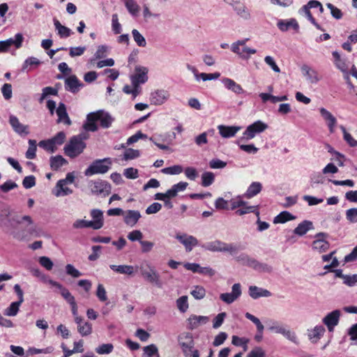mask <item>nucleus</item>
<instances>
[{"instance_id": "nucleus-18", "label": "nucleus", "mask_w": 357, "mask_h": 357, "mask_svg": "<svg viewBox=\"0 0 357 357\" xmlns=\"http://www.w3.org/2000/svg\"><path fill=\"white\" fill-rule=\"evenodd\" d=\"M301 72L310 84H315L321 79V76L319 74L317 70L307 65H303L301 67Z\"/></svg>"}, {"instance_id": "nucleus-24", "label": "nucleus", "mask_w": 357, "mask_h": 357, "mask_svg": "<svg viewBox=\"0 0 357 357\" xmlns=\"http://www.w3.org/2000/svg\"><path fill=\"white\" fill-rule=\"evenodd\" d=\"M277 26L282 32L287 31L289 29H293L296 31H298L299 29V24L294 18H291L287 20H280L278 22Z\"/></svg>"}, {"instance_id": "nucleus-31", "label": "nucleus", "mask_w": 357, "mask_h": 357, "mask_svg": "<svg viewBox=\"0 0 357 357\" xmlns=\"http://www.w3.org/2000/svg\"><path fill=\"white\" fill-rule=\"evenodd\" d=\"M56 113L58 116V122L59 123H63L66 125L70 126L71 125V121L68 115V113L66 112V105L60 102L59 105V107H57L56 110Z\"/></svg>"}, {"instance_id": "nucleus-62", "label": "nucleus", "mask_w": 357, "mask_h": 357, "mask_svg": "<svg viewBox=\"0 0 357 357\" xmlns=\"http://www.w3.org/2000/svg\"><path fill=\"white\" fill-rule=\"evenodd\" d=\"M38 262L47 271L52 270L54 266V264L50 258L45 256L40 257L38 259Z\"/></svg>"}, {"instance_id": "nucleus-7", "label": "nucleus", "mask_w": 357, "mask_h": 357, "mask_svg": "<svg viewBox=\"0 0 357 357\" xmlns=\"http://www.w3.org/2000/svg\"><path fill=\"white\" fill-rule=\"evenodd\" d=\"M89 187L92 193L96 195H101L105 197L111 192L110 184L102 180L91 181L89 183Z\"/></svg>"}, {"instance_id": "nucleus-13", "label": "nucleus", "mask_w": 357, "mask_h": 357, "mask_svg": "<svg viewBox=\"0 0 357 357\" xmlns=\"http://www.w3.org/2000/svg\"><path fill=\"white\" fill-rule=\"evenodd\" d=\"M24 37L22 33H17L14 38H8L6 40L0 41V52H5L8 50L11 46H15L17 49L22 46Z\"/></svg>"}, {"instance_id": "nucleus-30", "label": "nucleus", "mask_w": 357, "mask_h": 357, "mask_svg": "<svg viewBox=\"0 0 357 357\" xmlns=\"http://www.w3.org/2000/svg\"><path fill=\"white\" fill-rule=\"evenodd\" d=\"M66 184L65 183L64 181L59 180L54 188V189L52 191V193L56 197H63L68 195H70L73 193V190L66 186Z\"/></svg>"}, {"instance_id": "nucleus-35", "label": "nucleus", "mask_w": 357, "mask_h": 357, "mask_svg": "<svg viewBox=\"0 0 357 357\" xmlns=\"http://www.w3.org/2000/svg\"><path fill=\"white\" fill-rule=\"evenodd\" d=\"M54 25L55 26V29L57 31V34L61 38H66L70 37L72 34H73V31L69 29L68 27L63 26L61 24V22L57 19H54Z\"/></svg>"}, {"instance_id": "nucleus-5", "label": "nucleus", "mask_w": 357, "mask_h": 357, "mask_svg": "<svg viewBox=\"0 0 357 357\" xmlns=\"http://www.w3.org/2000/svg\"><path fill=\"white\" fill-rule=\"evenodd\" d=\"M112 165L109 158L95 160L84 172L85 176H89L97 174H105L109 171Z\"/></svg>"}, {"instance_id": "nucleus-44", "label": "nucleus", "mask_w": 357, "mask_h": 357, "mask_svg": "<svg viewBox=\"0 0 357 357\" xmlns=\"http://www.w3.org/2000/svg\"><path fill=\"white\" fill-rule=\"evenodd\" d=\"M188 185V183L181 181L176 184H174L170 189H169V194H170L172 198L175 197L179 192L184 191Z\"/></svg>"}, {"instance_id": "nucleus-3", "label": "nucleus", "mask_w": 357, "mask_h": 357, "mask_svg": "<svg viewBox=\"0 0 357 357\" xmlns=\"http://www.w3.org/2000/svg\"><path fill=\"white\" fill-rule=\"evenodd\" d=\"M13 223L21 224L20 217L15 216L10 218V212L8 210L3 209L0 211V228L6 233L10 232L13 238L22 240V238L18 233L10 231L13 227Z\"/></svg>"}, {"instance_id": "nucleus-34", "label": "nucleus", "mask_w": 357, "mask_h": 357, "mask_svg": "<svg viewBox=\"0 0 357 357\" xmlns=\"http://www.w3.org/2000/svg\"><path fill=\"white\" fill-rule=\"evenodd\" d=\"M140 218L141 214L138 211L128 210L126 212L124 222L126 225L133 227L137 224Z\"/></svg>"}, {"instance_id": "nucleus-64", "label": "nucleus", "mask_w": 357, "mask_h": 357, "mask_svg": "<svg viewBox=\"0 0 357 357\" xmlns=\"http://www.w3.org/2000/svg\"><path fill=\"white\" fill-rule=\"evenodd\" d=\"M346 218L350 222H357V208H352L347 210Z\"/></svg>"}, {"instance_id": "nucleus-27", "label": "nucleus", "mask_w": 357, "mask_h": 357, "mask_svg": "<svg viewBox=\"0 0 357 357\" xmlns=\"http://www.w3.org/2000/svg\"><path fill=\"white\" fill-rule=\"evenodd\" d=\"M82 84L75 75H70L65 79V88L73 93L78 91Z\"/></svg>"}, {"instance_id": "nucleus-23", "label": "nucleus", "mask_w": 357, "mask_h": 357, "mask_svg": "<svg viewBox=\"0 0 357 357\" xmlns=\"http://www.w3.org/2000/svg\"><path fill=\"white\" fill-rule=\"evenodd\" d=\"M109 268L114 272L119 273L127 275L128 276H132L137 271V266L134 267L130 265H109Z\"/></svg>"}, {"instance_id": "nucleus-4", "label": "nucleus", "mask_w": 357, "mask_h": 357, "mask_svg": "<svg viewBox=\"0 0 357 357\" xmlns=\"http://www.w3.org/2000/svg\"><path fill=\"white\" fill-rule=\"evenodd\" d=\"M202 248L211 252H228L233 255L237 253L238 248L233 243H227L220 240L209 241L203 244Z\"/></svg>"}, {"instance_id": "nucleus-8", "label": "nucleus", "mask_w": 357, "mask_h": 357, "mask_svg": "<svg viewBox=\"0 0 357 357\" xmlns=\"http://www.w3.org/2000/svg\"><path fill=\"white\" fill-rule=\"evenodd\" d=\"M149 69L147 67L142 66H136L134 73L130 76L132 85H140L148 81Z\"/></svg>"}, {"instance_id": "nucleus-22", "label": "nucleus", "mask_w": 357, "mask_h": 357, "mask_svg": "<svg viewBox=\"0 0 357 357\" xmlns=\"http://www.w3.org/2000/svg\"><path fill=\"white\" fill-rule=\"evenodd\" d=\"M248 294L253 299H258L261 297L268 298L272 296L270 291L255 285L249 287Z\"/></svg>"}, {"instance_id": "nucleus-26", "label": "nucleus", "mask_w": 357, "mask_h": 357, "mask_svg": "<svg viewBox=\"0 0 357 357\" xmlns=\"http://www.w3.org/2000/svg\"><path fill=\"white\" fill-rule=\"evenodd\" d=\"M75 323L77 324V332L81 336L85 337L92 333V324L85 321L83 317L79 319V321H75Z\"/></svg>"}, {"instance_id": "nucleus-61", "label": "nucleus", "mask_w": 357, "mask_h": 357, "mask_svg": "<svg viewBox=\"0 0 357 357\" xmlns=\"http://www.w3.org/2000/svg\"><path fill=\"white\" fill-rule=\"evenodd\" d=\"M96 294L101 302H105L107 300L106 289L102 284H98Z\"/></svg>"}, {"instance_id": "nucleus-15", "label": "nucleus", "mask_w": 357, "mask_h": 357, "mask_svg": "<svg viewBox=\"0 0 357 357\" xmlns=\"http://www.w3.org/2000/svg\"><path fill=\"white\" fill-rule=\"evenodd\" d=\"M9 123L13 130L19 135L26 136L29 134V126L22 123L15 116H9Z\"/></svg>"}, {"instance_id": "nucleus-28", "label": "nucleus", "mask_w": 357, "mask_h": 357, "mask_svg": "<svg viewBox=\"0 0 357 357\" xmlns=\"http://www.w3.org/2000/svg\"><path fill=\"white\" fill-rule=\"evenodd\" d=\"M325 328L322 326H316L312 329L307 330V336L312 343L317 342L325 333Z\"/></svg>"}, {"instance_id": "nucleus-58", "label": "nucleus", "mask_w": 357, "mask_h": 357, "mask_svg": "<svg viewBox=\"0 0 357 357\" xmlns=\"http://www.w3.org/2000/svg\"><path fill=\"white\" fill-rule=\"evenodd\" d=\"M29 146L26 152V158L28 159H33L36 157V142L33 139L29 140Z\"/></svg>"}, {"instance_id": "nucleus-25", "label": "nucleus", "mask_w": 357, "mask_h": 357, "mask_svg": "<svg viewBox=\"0 0 357 357\" xmlns=\"http://www.w3.org/2000/svg\"><path fill=\"white\" fill-rule=\"evenodd\" d=\"M245 316L248 319L250 320L253 324H255L257 333L255 336V340L258 342H261L263 338V331L264 329V325L257 317L249 312H246Z\"/></svg>"}, {"instance_id": "nucleus-37", "label": "nucleus", "mask_w": 357, "mask_h": 357, "mask_svg": "<svg viewBox=\"0 0 357 357\" xmlns=\"http://www.w3.org/2000/svg\"><path fill=\"white\" fill-rule=\"evenodd\" d=\"M313 229L312 222L309 220H304L294 229V234L298 236L305 235L308 231Z\"/></svg>"}, {"instance_id": "nucleus-47", "label": "nucleus", "mask_w": 357, "mask_h": 357, "mask_svg": "<svg viewBox=\"0 0 357 357\" xmlns=\"http://www.w3.org/2000/svg\"><path fill=\"white\" fill-rule=\"evenodd\" d=\"M239 53H235L237 54L241 59L248 60L249 59L250 55L255 54L257 52L255 49H252L248 47V46H245L241 49H238Z\"/></svg>"}, {"instance_id": "nucleus-56", "label": "nucleus", "mask_w": 357, "mask_h": 357, "mask_svg": "<svg viewBox=\"0 0 357 357\" xmlns=\"http://www.w3.org/2000/svg\"><path fill=\"white\" fill-rule=\"evenodd\" d=\"M140 156V152L139 150L132 149H127L124 151L123 155V160H130L135 158H137Z\"/></svg>"}, {"instance_id": "nucleus-46", "label": "nucleus", "mask_w": 357, "mask_h": 357, "mask_svg": "<svg viewBox=\"0 0 357 357\" xmlns=\"http://www.w3.org/2000/svg\"><path fill=\"white\" fill-rule=\"evenodd\" d=\"M67 164V160L61 155H56L50 158V166L54 170L59 169L63 165Z\"/></svg>"}, {"instance_id": "nucleus-41", "label": "nucleus", "mask_w": 357, "mask_h": 357, "mask_svg": "<svg viewBox=\"0 0 357 357\" xmlns=\"http://www.w3.org/2000/svg\"><path fill=\"white\" fill-rule=\"evenodd\" d=\"M310 8L306 5H304L300 10L299 13L301 15H305L307 20L319 30L324 31L321 26L317 23L315 19L312 17L310 13Z\"/></svg>"}, {"instance_id": "nucleus-51", "label": "nucleus", "mask_w": 357, "mask_h": 357, "mask_svg": "<svg viewBox=\"0 0 357 357\" xmlns=\"http://www.w3.org/2000/svg\"><path fill=\"white\" fill-rule=\"evenodd\" d=\"M183 171V167L179 165H174L169 167H165L161 169V172L165 174L177 175L182 173Z\"/></svg>"}, {"instance_id": "nucleus-52", "label": "nucleus", "mask_w": 357, "mask_h": 357, "mask_svg": "<svg viewBox=\"0 0 357 357\" xmlns=\"http://www.w3.org/2000/svg\"><path fill=\"white\" fill-rule=\"evenodd\" d=\"M132 35L135 42L139 47H144L146 45V41L145 38L139 33L137 29L132 30Z\"/></svg>"}, {"instance_id": "nucleus-33", "label": "nucleus", "mask_w": 357, "mask_h": 357, "mask_svg": "<svg viewBox=\"0 0 357 357\" xmlns=\"http://www.w3.org/2000/svg\"><path fill=\"white\" fill-rule=\"evenodd\" d=\"M222 82L227 89H228L236 94H241V93H243V89L242 86L240 84H238V83H236L234 80H233L230 78H227V77L223 78L222 79Z\"/></svg>"}, {"instance_id": "nucleus-39", "label": "nucleus", "mask_w": 357, "mask_h": 357, "mask_svg": "<svg viewBox=\"0 0 357 357\" xmlns=\"http://www.w3.org/2000/svg\"><path fill=\"white\" fill-rule=\"evenodd\" d=\"M234 10L239 17L244 20H249L251 19L252 15L250 10L241 2L237 5Z\"/></svg>"}, {"instance_id": "nucleus-40", "label": "nucleus", "mask_w": 357, "mask_h": 357, "mask_svg": "<svg viewBox=\"0 0 357 357\" xmlns=\"http://www.w3.org/2000/svg\"><path fill=\"white\" fill-rule=\"evenodd\" d=\"M261 188L262 185L259 182H253L248 187L244 196L248 199H250L259 194L261 192Z\"/></svg>"}, {"instance_id": "nucleus-59", "label": "nucleus", "mask_w": 357, "mask_h": 357, "mask_svg": "<svg viewBox=\"0 0 357 357\" xmlns=\"http://www.w3.org/2000/svg\"><path fill=\"white\" fill-rule=\"evenodd\" d=\"M340 128L343 132L344 139L352 147L357 146V141L354 139L352 136L347 132L346 128L343 126H340Z\"/></svg>"}, {"instance_id": "nucleus-60", "label": "nucleus", "mask_w": 357, "mask_h": 357, "mask_svg": "<svg viewBox=\"0 0 357 357\" xmlns=\"http://www.w3.org/2000/svg\"><path fill=\"white\" fill-rule=\"evenodd\" d=\"M57 92L58 91L56 89L51 86H47L43 88L41 96L39 99L40 102H42L49 96H56L57 94Z\"/></svg>"}, {"instance_id": "nucleus-12", "label": "nucleus", "mask_w": 357, "mask_h": 357, "mask_svg": "<svg viewBox=\"0 0 357 357\" xmlns=\"http://www.w3.org/2000/svg\"><path fill=\"white\" fill-rule=\"evenodd\" d=\"M328 237V234L324 232L318 233L315 235L314 238H316L312 242V249L314 251H317L319 253L326 252L328 250L330 244L326 241V238Z\"/></svg>"}, {"instance_id": "nucleus-55", "label": "nucleus", "mask_w": 357, "mask_h": 357, "mask_svg": "<svg viewBox=\"0 0 357 357\" xmlns=\"http://www.w3.org/2000/svg\"><path fill=\"white\" fill-rule=\"evenodd\" d=\"M215 179V175L211 172H206L202 175V185L204 187H208L211 185Z\"/></svg>"}, {"instance_id": "nucleus-54", "label": "nucleus", "mask_w": 357, "mask_h": 357, "mask_svg": "<svg viewBox=\"0 0 357 357\" xmlns=\"http://www.w3.org/2000/svg\"><path fill=\"white\" fill-rule=\"evenodd\" d=\"M294 217L287 211L281 212L273 220L274 223H284L285 222L294 220Z\"/></svg>"}, {"instance_id": "nucleus-50", "label": "nucleus", "mask_w": 357, "mask_h": 357, "mask_svg": "<svg viewBox=\"0 0 357 357\" xmlns=\"http://www.w3.org/2000/svg\"><path fill=\"white\" fill-rule=\"evenodd\" d=\"M190 294L196 300H201L206 296V289L202 286H195L190 291Z\"/></svg>"}, {"instance_id": "nucleus-48", "label": "nucleus", "mask_w": 357, "mask_h": 357, "mask_svg": "<svg viewBox=\"0 0 357 357\" xmlns=\"http://www.w3.org/2000/svg\"><path fill=\"white\" fill-rule=\"evenodd\" d=\"M143 357H152L156 356L160 357L158 354V349L154 344H149L143 348Z\"/></svg>"}, {"instance_id": "nucleus-14", "label": "nucleus", "mask_w": 357, "mask_h": 357, "mask_svg": "<svg viewBox=\"0 0 357 357\" xmlns=\"http://www.w3.org/2000/svg\"><path fill=\"white\" fill-rule=\"evenodd\" d=\"M176 238L185 247L186 252H191L198 245V240L195 236L186 234H178Z\"/></svg>"}, {"instance_id": "nucleus-1", "label": "nucleus", "mask_w": 357, "mask_h": 357, "mask_svg": "<svg viewBox=\"0 0 357 357\" xmlns=\"http://www.w3.org/2000/svg\"><path fill=\"white\" fill-rule=\"evenodd\" d=\"M100 121V126L104 128H109L114 121L112 116L104 111H97L89 113L86 116V121L83 128L86 131L94 132L98 130L97 121Z\"/></svg>"}, {"instance_id": "nucleus-32", "label": "nucleus", "mask_w": 357, "mask_h": 357, "mask_svg": "<svg viewBox=\"0 0 357 357\" xmlns=\"http://www.w3.org/2000/svg\"><path fill=\"white\" fill-rule=\"evenodd\" d=\"M21 222L22 221H26L28 225H30L31 227L29 228V233L30 235L34 237H39L43 234V230L36 225H34L31 218L29 215H24L20 218Z\"/></svg>"}, {"instance_id": "nucleus-10", "label": "nucleus", "mask_w": 357, "mask_h": 357, "mask_svg": "<svg viewBox=\"0 0 357 357\" xmlns=\"http://www.w3.org/2000/svg\"><path fill=\"white\" fill-rule=\"evenodd\" d=\"M178 342L182 348V351L185 356L191 355L194 351V340L190 333H183L178 336Z\"/></svg>"}, {"instance_id": "nucleus-42", "label": "nucleus", "mask_w": 357, "mask_h": 357, "mask_svg": "<svg viewBox=\"0 0 357 357\" xmlns=\"http://www.w3.org/2000/svg\"><path fill=\"white\" fill-rule=\"evenodd\" d=\"M126 8L130 15L137 16L140 8L135 0H123Z\"/></svg>"}, {"instance_id": "nucleus-6", "label": "nucleus", "mask_w": 357, "mask_h": 357, "mask_svg": "<svg viewBox=\"0 0 357 357\" xmlns=\"http://www.w3.org/2000/svg\"><path fill=\"white\" fill-rule=\"evenodd\" d=\"M268 125L261 121H257L247 127L243 133L242 140L248 141L253 139L257 134L261 133L268 128Z\"/></svg>"}, {"instance_id": "nucleus-53", "label": "nucleus", "mask_w": 357, "mask_h": 357, "mask_svg": "<svg viewBox=\"0 0 357 357\" xmlns=\"http://www.w3.org/2000/svg\"><path fill=\"white\" fill-rule=\"evenodd\" d=\"M281 335H282L284 337L293 343L296 344H299V341L296 333L289 328L285 327Z\"/></svg>"}, {"instance_id": "nucleus-2", "label": "nucleus", "mask_w": 357, "mask_h": 357, "mask_svg": "<svg viewBox=\"0 0 357 357\" xmlns=\"http://www.w3.org/2000/svg\"><path fill=\"white\" fill-rule=\"evenodd\" d=\"M86 138L87 137L84 135L73 136L70 139L69 142L64 146L63 150L65 154L70 158L77 157L82 153L85 149L86 144L83 140Z\"/></svg>"}, {"instance_id": "nucleus-63", "label": "nucleus", "mask_w": 357, "mask_h": 357, "mask_svg": "<svg viewBox=\"0 0 357 357\" xmlns=\"http://www.w3.org/2000/svg\"><path fill=\"white\" fill-rule=\"evenodd\" d=\"M114 347L112 344H102L98 347L96 348V351L98 354H108L113 351Z\"/></svg>"}, {"instance_id": "nucleus-57", "label": "nucleus", "mask_w": 357, "mask_h": 357, "mask_svg": "<svg viewBox=\"0 0 357 357\" xmlns=\"http://www.w3.org/2000/svg\"><path fill=\"white\" fill-rule=\"evenodd\" d=\"M38 145L40 147L44 149L45 150H46L47 151H48L50 153H54L56 150V146H55V144H54V142H52V140L51 139H47V140L40 141L39 142Z\"/></svg>"}, {"instance_id": "nucleus-36", "label": "nucleus", "mask_w": 357, "mask_h": 357, "mask_svg": "<svg viewBox=\"0 0 357 357\" xmlns=\"http://www.w3.org/2000/svg\"><path fill=\"white\" fill-rule=\"evenodd\" d=\"M109 50V47L105 45H98L94 53L93 57L90 59V63H95L97 59H101L107 56Z\"/></svg>"}, {"instance_id": "nucleus-19", "label": "nucleus", "mask_w": 357, "mask_h": 357, "mask_svg": "<svg viewBox=\"0 0 357 357\" xmlns=\"http://www.w3.org/2000/svg\"><path fill=\"white\" fill-rule=\"evenodd\" d=\"M319 113L322 119L326 121L329 132L333 133L337 124V119L333 114L324 107L319 109Z\"/></svg>"}, {"instance_id": "nucleus-49", "label": "nucleus", "mask_w": 357, "mask_h": 357, "mask_svg": "<svg viewBox=\"0 0 357 357\" xmlns=\"http://www.w3.org/2000/svg\"><path fill=\"white\" fill-rule=\"evenodd\" d=\"M22 303L13 302L4 311V314L8 317H15L17 314L20 305Z\"/></svg>"}, {"instance_id": "nucleus-9", "label": "nucleus", "mask_w": 357, "mask_h": 357, "mask_svg": "<svg viewBox=\"0 0 357 357\" xmlns=\"http://www.w3.org/2000/svg\"><path fill=\"white\" fill-rule=\"evenodd\" d=\"M170 98V93L165 89H156L151 92L149 101L151 105L160 106L165 103Z\"/></svg>"}, {"instance_id": "nucleus-21", "label": "nucleus", "mask_w": 357, "mask_h": 357, "mask_svg": "<svg viewBox=\"0 0 357 357\" xmlns=\"http://www.w3.org/2000/svg\"><path fill=\"white\" fill-rule=\"evenodd\" d=\"M218 129L219 131L220 135L223 138H230L233 137L236 135V134L241 130V126H224V125H219L218 126Z\"/></svg>"}, {"instance_id": "nucleus-45", "label": "nucleus", "mask_w": 357, "mask_h": 357, "mask_svg": "<svg viewBox=\"0 0 357 357\" xmlns=\"http://www.w3.org/2000/svg\"><path fill=\"white\" fill-rule=\"evenodd\" d=\"M176 304L177 309L181 313L187 312L189 308L188 298L187 296H182L176 299Z\"/></svg>"}, {"instance_id": "nucleus-11", "label": "nucleus", "mask_w": 357, "mask_h": 357, "mask_svg": "<svg viewBox=\"0 0 357 357\" xmlns=\"http://www.w3.org/2000/svg\"><path fill=\"white\" fill-rule=\"evenodd\" d=\"M242 294L241 285L240 283H235L231 287V292L222 293L220 295L222 301L227 304H231L236 301Z\"/></svg>"}, {"instance_id": "nucleus-43", "label": "nucleus", "mask_w": 357, "mask_h": 357, "mask_svg": "<svg viewBox=\"0 0 357 357\" xmlns=\"http://www.w3.org/2000/svg\"><path fill=\"white\" fill-rule=\"evenodd\" d=\"M236 260L241 263L242 265L248 266L252 268V266H256V260L245 253H242L236 257Z\"/></svg>"}, {"instance_id": "nucleus-17", "label": "nucleus", "mask_w": 357, "mask_h": 357, "mask_svg": "<svg viewBox=\"0 0 357 357\" xmlns=\"http://www.w3.org/2000/svg\"><path fill=\"white\" fill-rule=\"evenodd\" d=\"M341 312L335 310L328 313L324 319L323 323L326 326L328 331L333 332L334 328L338 324Z\"/></svg>"}, {"instance_id": "nucleus-29", "label": "nucleus", "mask_w": 357, "mask_h": 357, "mask_svg": "<svg viewBox=\"0 0 357 357\" xmlns=\"http://www.w3.org/2000/svg\"><path fill=\"white\" fill-rule=\"evenodd\" d=\"M91 216L93 219L92 222V228L93 229H99L102 227L103 221V213L100 209H93L91 211Z\"/></svg>"}, {"instance_id": "nucleus-38", "label": "nucleus", "mask_w": 357, "mask_h": 357, "mask_svg": "<svg viewBox=\"0 0 357 357\" xmlns=\"http://www.w3.org/2000/svg\"><path fill=\"white\" fill-rule=\"evenodd\" d=\"M236 214L238 215H244L245 214L253 213L257 217L259 216V211L258 210V206H249L247 202L243 206L236 211Z\"/></svg>"}, {"instance_id": "nucleus-20", "label": "nucleus", "mask_w": 357, "mask_h": 357, "mask_svg": "<svg viewBox=\"0 0 357 357\" xmlns=\"http://www.w3.org/2000/svg\"><path fill=\"white\" fill-rule=\"evenodd\" d=\"M209 321L208 317L192 314L187 319L188 327L190 330L197 328Z\"/></svg>"}, {"instance_id": "nucleus-16", "label": "nucleus", "mask_w": 357, "mask_h": 357, "mask_svg": "<svg viewBox=\"0 0 357 357\" xmlns=\"http://www.w3.org/2000/svg\"><path fill=\"white\" fill-rule=\"evenodd\" d=\"M149 271H142V275L150 283L153 284L158 288L162 286V281L159 273L156 271L154 267L148 266Z\"/></svg>"}]
</instances>
